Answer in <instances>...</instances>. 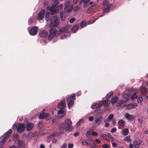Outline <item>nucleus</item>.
I'll list each match as a JSON object with an SVG mask.
<instances>
[{"label": "nucleus", "mask_w": 148, "mask_h": 148, "mask_svg": "<svg viewBox=\"0 0 148 148\" xmlns=\"http://www.w3.org/2000/svg\"><path fill=\"white\" fill-rule=\"evenodd\" d=\"M84 3V6L85 7H86L87 6L86 4L90 1V0H82Z\"/></svg>", "instance_id": "46"}, {"label": "nucleus", "mask_w": 148, "mask_h": 148, "mask_svg": "<svg viewBox=\"0 0 148 148\" xmlns=\"http://www.w3.org/2000/svg\"><path fill=\"white\" fill-rule=\"evenodd\" d=\"M99 105V108L101 107L103 105V101H100L99 103H98Z\"/></svg>", "instance_id": "55"}, {"label": "nucleus", "mask_w": 148, "mask_h": 148, "mask_svg": "<svg viewBox=\"0 0 148 148\" xmlns=\"http://www.w3.org/2000/svg\"><path fill=\"white\" fill-rule=\"evenodd\" d=\"M118 100V98L116 96H115L114 97L111 99V102L112 104L116 103Z\"/></svg>", "instance_id": "24"}, {"label": "nucleus", "mask_w": 148, "mask_h": 148, "mask_svg": "<svg viewBox=\"0 0 148 148\" xmlns=\"http://www.w3.org/2000/svg\"><path fill=\"white\" fill-rule=\"evenodd\" d=\"M105 125L106 127H108L109 126V124L108 123H106L105 124Z\"/></svg>", "instance_id": "64"}, {"label": "nucleus", "mask_w": 148, "mask_h": 148, "mask_svg": "<svg viewBox=\"0 0 148 148\" xmlns=\"http://www.w3.org/2000/svg\"><path fill=\"white\" fill-rule=\"evenodd\" d=\"M74 146V145L73 143H70L68 145V148H72Z\"/></svg>", "instance_id": "53"}, {"label": "nucleus", "mask_w": 148, "mask_h": 148, "mask_svg": "<svg viewBox=\"0 0 148 148\" xmlns=\"http://www.w3.org/2000/svg\"><path fill=\"white\" fill-rule=\"evenodd\" d=\"M79 27V25L78 24L75 25L72 28L71 31L72 32L75 33Z\"/></svg>", "instance_id": "22"}, {"label": "nucleus", "mask_w": 148, "mask_h": 148, "mask_svg": "<svg viewBox=\"0 0 148 148\" xmlns=\"http://www.w3.org/2000/svg\"><path fill=\"white\" fill-rule=\"evenodd\" d=\"M88 141L89 142L90 141H88H88L86 140L85 139H83L82 140V145L83 146H87L88 145H90L89 143H88ZM91 142H92V141H91Z\"/></svg>", "instance_id": "18"}, {"label": "nucleus", "mask_w": 148, "mask_h": 148, "mask_svg": "<svg viewBox=\"0 0 148 148\" xmlns=\"http://www.w3.org/2000/svg\"><path fill=\"white\" fill-rule=\"evenodd\" d=\"M69 35H67V34H64L63 35H62L61 36V37H60V38L61 39H63L65 37H67Z\"/></svg>", "instance_id": "49"}, {"label": "nucleus", "mask_w": 148, "mask_h": 148, "mask_svg": "<svg viewBox=\"0 0 148 148\" xmlns=\"http://www.w3.org/2000/svg\"><path fill=\"white\" fill-rule=\"evenodd\" d=\"M131 140L129 136H126L124 140L125 141H127V142H130Z\"/></svg>", "instance_id": "41"}, {"label": "nucleus", "mask_w": 148, "mask_h": 148, "mask_svg": "<svg viewBox=\"0 0 148 148\" xmlns=\"http://www.w3.org/2000/svg\"><path fill=\"white\" fill-rule=\"evenodd\" d=\"M12 131L11 130H9L5 133V135L4 136L5 138H7L11 135L12 133Z\"/></svg>", "instance_id": "23"}, {"label": "nucleus", "mask_w": 148, "mask_h": 148, "mask_svg": "<svg viewBox=\"0 0 148 148\" xmlns=\"http://www.w3.org/2000/svg\"><path fill=\"white\" fill-rule=\"evenodd\" d=\"M60 16L61 20L64 21L66 18V14L65 13H64L63 11H61L60 12Z\"/></svg>", "instance_id": "15"}, {"label": "nucleus", "mask_w": 148, "mask_h": 148, "mask_svg": "<svg viewBox=\"0 0 148 148\" xmlns=\"http://www.w3.org/2000/svg\"><path fill=\"white\" fill-rule=\"evenodd\" d=\"M72 122L70 119H67L65 120L64 123H62L59 127V130L60 133H62L64 129L68 132L71 131L73 129L72 126Z\"/></svg>", "instance_id": "1"}, {"label": "nucleus", "mask_w": 148, "mask_h": 148, "mask_svg": "<svg viewBox=\"0 0 148 148\" xmlns=\"http://www.w3.org/2000/svg\"><path fill=\"white\" fill-rule=\"evenodd\" d=\"M138 96L136 95V93H134L133 95L131 97V99L132 100H134Z\"/></svg>", "instance_id": "37"}, {"label": "nucleus", "mask_w": 148, "mask_h": 148, "mask_svg": "<svg viewBox=\"0 0 148 148\" xmlns=\"http://www.w3.org/2000/svg\"><path fill=\"white\" fill-rule=\"evenodd\" d=\"M34 125L32 123H28L26 126V130L27 131L31 130L33 127Z\"/></svg>", "instance_id": "17"}, {"label": "nucleus", "mask_w": 148, "mask_h": 148, "mask_svg": "<svg viewBox=\"0 0 148 148\" xmlns=\"http://www.w3.org/2000/svg\"><path fill=\"white\" fill-rule=\"evenodd\" d=\"M17 145L19 148H25V144L23 141L21 140H18Z\"/></svg>", "instance_id": "11"}, {"label": "nucleus", "mask_w": 148, "mask_h": 148, "mask_svg": "<svg viewBox=\"0 0 148 148\" xmlns=\"http://www.w3.org/2000/svg\"><path fill=\"white\" fill-rule=\"evenodd\" d=\"M7 139V138H5L4 137L1 139L0 142V146H2L3 145Z\"/></svg>", "instance_id": "30"}, {"label": "nucleus", "mask_w": 148, "mask_h": 148, "mask_svg": "<svg viewBox=\"0 0 148 148\" xmlns=\"http://www.w3.org/2000/svg\"><path fill=\"white\" fill-rule=\"evenodd\" d=\"M55 27H50L49 30V34L48 36V39L49 40H51L53 37H57L60 35V33L56 31Z\"/></svg>", "instance_id": "2"}, {"label": "nucleus", "mask_w": 148, "mask_h": 148, "mask_svg": "<svg viewBox=\"0 0 148 148\" xmlns=\"http://www.w3.org/2000/svg\"><path fill=\"white\" fill-rule=\"evenodd\" d=\"M95 142L96 143H98L99 144H100L101 143V141L98 139H97L95 140Z\"/></svg>", "instance_id": "59"}, {"label": "nucleus", "mask_w": 148, "mask_h": 148, "mask_svg": "<svg viewBox=\"0 0 148 148\" xmlns=\"http://www.w3.org/2000/svg\"><path fill=\"white\" fill-rule=\"evenodd\" d=\"M114 92L112 91H111L109 92L107 94L106 97V99H108L110 98L111 96L113 94Z\"/></svg>", "instance_id": "31"}, {"label": "nucleus", "mask_w": 148, "mask_h": 148, "mask_svg": "<svg viewBox=\"0 0 148 148\" xmlns=\"http://www.w3.org/2000/svg\"><path fill=\"white\" fill-rule=\"evenodd\" d=\"M89 120L90 121H92L94 119V117L93 116H89L88 118Z\"/></svg>", "instance_id": "54"}, {"label": "nucleus", "mask_w": 148, "mask_h": 148, "mask_svg": "<svg viewBox=\"0 0 148 148\" xmlns=\"http://www.w3.org/2000/svg\"><path fill=\"white\" fill-rule=\"evenodd\" d=\"M45 13V10H42L38 14L36 18L38 20H40L44 18Z\"/></svg>", "instance_id": "7"}, {"label": "nucleus", "mask_w": 148, "mask_h": 148, "mask_svg": "<svg viewBox=\"0 0 148 148\" xmlns=\"http://www.w3.org/2000/svg\"><path fill=\"white\" fill-rule=\"evenodd\" d=\"M125 116L127 119L129 121L134 120L135 118L134 116L128 113H126Z\"/></svg>", "instance_id": "13"}, {"label": "nucleus", "mask_w": 148, "mask_h": 148, "mask_svg": "<svg viewBox=\"0 0 148 148\" xmlns=\"http://www.w3.org/2000/svg\"><path fill=\"white\" fill-rule=\"evenodd\" d=\"M81 95V91H79L77 92V96H79Z\"/></svg>", "instance_id": "61"}, {"label": "nucleus", "mask_w": 148, "mask_h": 148, "mask_svg": "<svg viewBox=\"0 0 148 148\" xmlns=\"http://www.w3.org/2000/svg\"><path fill=\"white\" fill-rule=\"evenodd\" d=\"M116 128H113L111 129V132L114 133L116 131Z\"/></svg>", "instance_id": "57"}, {"label": "nucleus", "mask_w": 148, "mask_h": 148, "mask_svg": "<svg viewBox=\"0 0 148 148\" xmlns=\"http://www.w3.org/2000/svg\"><path fill=\"white\" fill-rule=\"evenodd\" d=\"M108 141L109 142H113L114 141V138L112 137H109V139Z\"/></svg>", "instance_id": "45"}, {"label": "nucleus", "mask_w": 148, "mask_h": 148, "mask_svg": "<svg viewBox=\"0 0 148 148\" xmlns=\"http://www.w3.org/2000/svg\"><path fill=\"white\" fill-rule=\"evenodd\" d=\"M142 98L141 97H139L137 99V102L139 103H141L143 101Z\"/></svg>", "instance_id": "39"}, {"label": "nucleus", "mask_w": 148, "mask_h": 148, "mask_svg": "<svg viewBox=\"0 0 148 148\" xmlns=\"http://www.w3.org/2000/svg\"><path fill=\"white\" fill-rule=\"evenodd\" d=\"M47 32L44 30H41L39 33L40 36L41 38H45L47 37Z\"/></svg>", "instance_id": "10"}, {"label": "nucleus", "mask_w": 148, "mask_h": 148, "mask_svg": "<svg viewBox=\"0 0 148 148\" xmlns=\"http://www.w3.org/2000/svg\"><path fill=\"white\" fill-rule=\"evenodd\" d=\"M73 8V6L72 5L65 6L64 10L66 12L68 13L71 11Z\"/></svg>", "instance_id": "19"}, {"label": "nucleus", "mask_w": 148, "mask_h": 148, "mask_svg": "<svg viewBox=\"0 0 148 148\" xmlns=\"http://www.w3.org/2000/svg\"><path fill=\"white\" fill-rule=\"evenodd\" d=\"M129 130L128 129L126 128L123 130L122 131L123 134L125 136L127 135L129 133Z\"/></svg>", "instance_id": "28"}, {"label": "nucleus", "mask_w": 148, "mask_h": 148, "mask_svg": "<svg viewBox=\"0 0 148 148\" xmlns=\"http://www.w3.org/2000/svg\"><path fill=\"white\" fill-rule=\"evenodd\" d=\"M38 30V28L37 27H33L30 30L29 34L32 35H35L37 34Z\"/></svg>", "instance_id": "8"}, {"label": "nucleus", "mask_w": 148, "mask_h": 148, "mask_svg": "<svg viewBox=\"0 0 148 148\" xmlns=\"http://www.w3.org/2000/svg\"><path fill=\"white\" fill-rule=\"evenodd\" d=\"M110 145H109L104 144L103 145L102 147L104 148H108L110 147Z\"/></svg>", "instance_id": "48"}, {"label": "nucleus", "mask_w": 148, "mask_h": 148, "mask_svg": "<svg viewBox=\"0 0 148 148\" xmlns=\"http://www.w3.org/2000/svg\"><path fill=\"white\" fill-rule=\"evenodd\" d=\"M9 148H17L16 146L15 145H12L11 146H10Z\"/></svg>", "instance_id": "60"}, {"label": "nucleus", "mask_w": 148, "mask_h": 148, "mask_svg": "<svg viewBox=\"0 0 148 148\" xmlns=\"http://www.w3.org/2000/svg\"><path fill=\"white\" fill-rule=\"evenodd\" d=\"M60 110H59L58 112V114H61L63 113L64 112V109H60Z\"/></svg>", "instance_id": "42"}, {"label": "nucleus", "mask_w": 148, "mask_h": 148, "mask_svg": "<svg viewBox=\"0 0 148 148\" xmlns=\"http://www.w3.org/2000/svg\"><path fill=\"white\" fill-rule=\"evenodd\" d=\"M133 109L135 108L138 106V104L136 103H133L132 104Z\"/></svg>", "instance_id": "47"}, {"label": "nucleus", "mask_w": 148, "mask_h": 148, "mask_svg": "<svg viewBox=\"0 0 148 148\" xmlns=\"http://www.w3.org/2000/svg\"><path fill=\"white\" fill-rule=\"evenodd\" d=\"M91 133L92 132H91L90 131H88L87 132L86 134V136L87 137L89 138V136L90 135Z\"/></svg>", "instance_id": "44"}, {"label": "nucleus", "mask_w": 148, "mask_h": 148, "mask_svg": "<svg viewBox=\"0 0 148 148\" xmlns=\"http://www.w3.org/2000/svg\"><path fill=\"white\" fill-rule=\"evenodd\" d=\"M102 4L104 7L103 12L104 13H108L110 10V7L112 4H109L108 2L106 1H104L102 2Z\"/></svg>", "instance_id": "4"}, {"label": "nucleus", "mask_w": 148, "mask_h": 148, "mask_svg": "<svg viewBox=\"0 0 148 148\" xmlns=\"http://www.w3.org/2000/svg\"><path fill=\"white\" fill-rule=\"evenodd\" d=\"M18 138V136L17 134H15L14 136L13 140L14 142H16Z\"/></svg>", "instance_id": "35"}, {"label": "nucleus", "mask_w": 148, "mask_h": 148, "mask_svg": "<svg viewBox=\"0 0 148 148\" xmlns=\"http://www.w3.org/2000/svg\"><path fill=\"white\" fill-rule=\"evenodd\" d=\"M15 127L18 132L21 133L24 130L25 126L23 124H17L15 125Z\"/></svg>", "instance_id": "6"}, {"label": "nucleus", "mask_w": 148, "mask_h": 148, "mask_svg": "<svg viewBox=\"0 0 148 148\" xmlns=\"http://www.w3.org/2000/svg\"><path fill=\"white\" fill-rule=\"evenodd\" d=\"M138 121L140 124H142L143 122V120L141 119H138Z\"/></svg>", "instance_id": "63"}, {"label": "nucleus", "mask_w": 148, "mask_h": 148, "mask_svg": "<svg viewBox=\"0 0 148 148\" xmlns=\"http://www.w3.org/2000/svg\"><path fill=\"white\" fill-rule=\"evenodd\" d=\"M75 21V18H72L69 20V22L71 23H72Z\"/></svg>", "instance_id": "50"}, {"label": "nucleus", "mask_w": 148, "mask_h": 148, "mask_svg": "<svg viewBox=\"0 0 148 148\" xmlns=\"http://www.w3.org/2000/svg\"><path fill=\"white\" fill-rule=\"evenodd\" d=\"M70 2L69 1H67L65 4V6H71V5H70Z\"/></svg>", "instance_id": "52"}, {"label": "nucleus", "mask_w": 148, "mask_h": 148, "mask_svg": "<svg viewBox=\"0 0 148 148\" xmlns=\"http://www.w3.org/2000/svg\"><path fill=\"white\" fill-rule=\"evenodd\" d=\"M99 105L98 103H95L92 105L91 108L92 109L98 108H99Z\"/></svg>", "instance_id": "27"}, {"label": "nucleus", "mask_w": 148, "mask_h": 148, "mask_svg": "<svg viewBox=\"0 0 148 148\" xmlns=\"http://www.w3.org/2000/svg\"><path fill=\"white\" fill-rule=\"evenodd\" d=\"M65 107L66 104L64 101H62L59 103L58 106L59 109H64Z\"/></svg>", "instance_id": "14"}, {"label": "nucleus", "mask_w": 148, "mask_h": 148, "mask_svg": "<svg viewBox=\"0 0 148 148\" xmlns=\"http://www.w3.org/2000/svg\"><path fill=\"white\" fill-rule=\"evenodd\" d=\"M96 8V5H94L93 6H91L88 8L86 12L88 14L90 13L92 10H94Z\"/></svg>", "instance_id": "20"}, {"label": "nucleus", "mask_w": 148, "mask_h": 148, "mask_svg": "<svg viewBox=\"0 0 148 148\" xmlns=\"http://www.w3.org/2000/svg\"><path fill=\"white\" fill-rule=\"evenodd\" d=\"M110 103V101L106 100L103 101V106L104 107H107Z\"/></svg>", "instance_id": "25"}, {"label": "nucleus", "mask_w": 148, "mask_h": 148, "mask_svg": "<svg viewBox=\"0 0 148 148\" xmlns=\"http://www.w3.org/2000/svg\"><path fill=\"white\" fill-rule=\"evenodd\" d=\"M123 97L125 99V101L126 102L129 99V95L127 93H124L123 95Z\"/></svg>", "instance_id": "26"}, {"label": "nucleus", "mask_w": 148, "mask_h": 148, "mask_svg": "<svg viewBox=\"0 0 148 148\" xmlns=\"http://www.w3.org/2000/svg\"><path fill=\"white\" fill-rule=\"evenodd\" d=\"M86 22L85 21H82V22L80 24V27H84V26L86 25Z\"/></svg>", "instance_id": "40"}, {"label": "nucleus", "mask_w": 148, "mask_h": 148, "mask_svg": "<svg viewBox=\"0 0 148 148\" xmlns=\"http://www.w3.org/2000/svg\"><path fill=\"white\" fill-rule=\"evenodd\" d=\"M102 119L103 117L101 116H100L98 118H97L95 120L96 124L98 125H99L101 122V120Z\"/></svg>", "instance_id": "16"}, {"label": "nucleus", "mask_w": 148, "mask_h": 148, "mask_svg": "<svg viewBox=\"0 0 148 148\" xmlns=\"http://www.w3.org/2000/svg\"><path fill=\"white\" fill-rule=\"evenodd\" d=\"M113 114H111L108 116V118L110 120L113 119Z\"/></svg>", "instance_id": "51"}, {"label": "nucleus", "mask_w": 148, "mask_h": 148, "mask_svg": "<svg viewBox=\"0 0 148 148\" xmlns=\"http://www.w3.org/2000/svg\"><path fill=\"white\" fill-rule=\"evenodd\" d=\"M140 91L142 94L145 95L148 92V88L142 86L140 87Z\"/></svg>", "instance_id": "12"}, {"label": "nucleus", "mask_w": 148, "mask_h": 148, "mask_svg": "<svg viewBox=\"0 0 148 148\" xmlns=\"http://www.w3.org/2000/svg\"><path fill=\"white\" fill-rule=\"evenodd\" d=\"M101 137L104 139L108 141L109 139V137L107 134H103L101 135Z\"/></svg>", "instance_id": "32"}, {"label": "nucleus", "mask_w": 148, "mask_h": 148, "mask_svg": "<svg viewBox=\"0 0 148 148\" xmlns=\"http://www.w3.org/2000/svg\"><path fill=\"white\" fill-rule=\"evenodd\" d=\"M97 135L98 133L96 132H93L92 133V136H96Z\"/></svg>", "instance_id": "56"}, {"label": "nucleus", "mask_w": 148, "mask_h": 148, "mask_svg": "<svg viewBox=\"0 0 148 148\" xmlns=\"http://www.w3.org/2000/svg\"><path fill=\"white\" fill-rule=\"evenodd\" d=\"M67 145L66 143L63 144L61 147V148H66Z\"/></svg>", "instance_id": "58"}, {"label": "nucleus", "mask_w": 148, "mask_h": 148, "mask_svg": "<svg viewBox=\"0 0 148 148\" xmlns=\"http://www.w3.org/2000/svg\"><path fill=\"white\" fill-rule=\"evenodd\" d=\"M118 124L119 125L123 127L125 125V123L124 120H121L119 121Z\"/></svg>", "instance_id": "29"}, {"label": "nucleus", "mask_w": 148, "mask_h": 148, "mask_svg": "<svg viewBox=\"0 0 148 148\" xmlns=\"http://www.w3.org/2000/svg\"><path fill=\"white\" fill-rule=\"evenodd\" d=\"M127 107L126 108V109L127 110H129L130 109H133V108L132 107V105L131 104H130L127 105H126Z\"/></svg>", "instance_id": "38"}, {"label": "nucleus", "mask_w": 148, "mask_h": 148, "mask_svg": "<svg viewBox=\"0 0 148 148\" xmlns=\"http://www.w3.org/2000/svg\"><path fill=\"white\" fill-rule=\"evenodd\" d=\"M141 142L140 141H136L133 143V145L135 148H138L141 143Z\"/></svg>", "instance_id": "21"}, {"label": "nucleus", "mask_w": 148, "mask_h": 148, "mask_svg": "<svg viewBox=\"0 0 148 148\" xmlns=\"http://www.w3.org/2000/svg\"><path fill=\"white\" fill-rule=\"evenodd\" d=\"M80 8V7L79 6H77L74 8L73 11L74 12H75L78 10H79Z\"/></svg>", "instance_id": "43"}, {"label": "nucleus", "mask_w": 148, "mask_h": 148, "mask_svg": "<svg viewBox=\"0 0 148 148\" xmlns=\"http://www.w3.org/2000/svg\"><path fill=\"white\" fill-rule=\"evenodd\" d=\"M88 141H93L92 144H93V146L91 145H90L91 146L90 148H95L96 147V146L95 144V143L94 140L92 139H88Z\"/></svg>", "instance_id": "33"}, {"label": "nucleus", "mask_w": 148, "mask_h": 148, "mask_svg": "<svg viewBox=\"0 0 148 148\" xmlns=\"http://www.w3.org/2000/svg\"><path fill=\"white\" fill-rule=\"evenodd\" d=\"M69 27L66 25L65 27H62L59 29L58 33H60V35L61 34L65 33V34H66L68 35H70V33L69 32Z\"/></svg>", "instance_id": "5"}, {"label": "nucleus", "mask_w": 148, "mask_h": 148, "mask_svg": "<svg viewBox=\"0 0 148 148\" xmlns=\"http://www.w3.org/2000/svg\"><path fill=\"white\" fill-rule=\"evenodd\" d=\"M79 134V132H76L74 134V135L75 137H77V136Z\"/></svg>", "instance_id": "62"}, {"label": "nucleus", "mask_w": 148, "mask_h": 148, "mask_svg": "<svg viewBox=\"0 0 148 148\" xmlns=\"http://www.w3.org/2000/svg\"><path fill=\"white\" fill-rule=\"evenodd\" d=\"M124 101L123 99H121L119 100V101L117 103L116 106L120 107L121 105L123 103Z\"/></svg>", "instance_id": "36"}, {"label": "nucleus", "mask_w": 148, "mask_h": 148, "mask_svg": "<svg viewBox=\"0 0 148 148\" xmlns=\"http://www.w3.org/2000/svg\"><path fill=\"white\" fill-rule=\"evenodd\" d=\"M39 118L40 119H49L50 118L49 115L48 114L43 113H40L39 116Z\"/></svg>", "instance_id": "9"}, {"label": "nucleus", "mask_w": 148, "mask_h": 148, "mask_svg": "<svg viewBox=\"0 0 148 148\" xmlns=\"http://www.w3.org/2000/svg\"><path fill=\"white\" fill-rule=\"evenodd\" d=\"M76 99V95L73 94L67 98V102L68 108H70L71 107L74 103V100Z\"/></svg>", "instance_id": "3"}, {"label": "nucleus", "mask_w": 148, "mask_h": 148, "mask_svg": "<svg viewBox=\"0 0 148 148\" xmlns=\"http://www.w3.org/2000/svg\"><path fill=\"white\" fill-rule=\"evenodd\" d=\"M84 122V121L82 119H80L79 120L77 123V126H80L81 124L83 123Z\"/></svg>", "instance_id": "34"}]
</instances>
